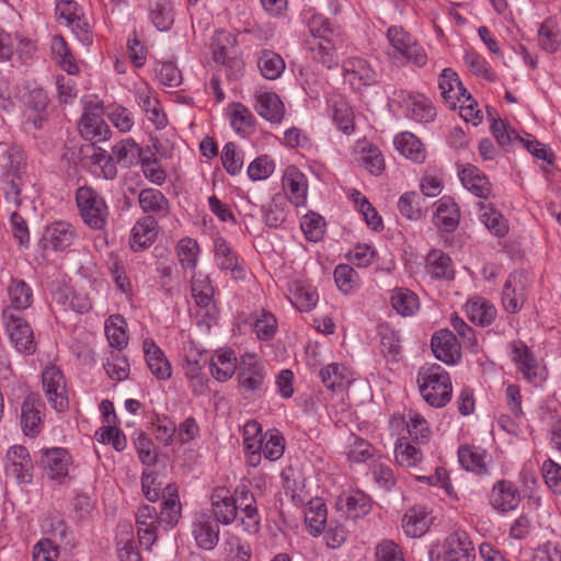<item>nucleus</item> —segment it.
Listing matches in <instances>:
<instances>
[{"label":"nucleus","instance_id":"nucleus-39","mask_svg":"<svg viewBox=\"0 0 561 561\" xmlns=\"http://www.w3.org/2000/svg\"><path fill=\"white\" fill-rule=\"evenodd\" d=\"M459 462L468 471L477 474L488 473L489 455L486 450L477 446H461L458 449Z\"/></svg>","mask_w":561,"mask_h":561},{"label":"nucleus","instance_id":"nucleus-2","mask_svg":"<svg viewBox=\"0 0 561 561\" xmlns=\"http://www.w3.org/2000/svg\"><path fill=\"white\" fill-rule=\"evenodd\" d=\"M422 398L434 408L445 407L451 399L453 386L449 374L439 365H424L417 373Z\"/></svg>","mask_w":561,"mask_h":561},{"label":"nucleus","instance_id":"nucleus-25","mask_svg":"<svg viewBox=\"0 0 561 561\" xmlns=\"http://www.w3.org/2000/svg\"><path fill=\"white\" fill-rule=\"evenodd\" d=\"M438 88L445 102L453 108L462 99L470 101V94L451 68H445L438 78Z\"/></svg>","mask_w":561,"mask_h":561},{"label":"nucleus","instance_id":"nucleus-3","mask_svg":"<svg viewBox=\"0 0 561 561\" xmlns=\"http://www.w3.org/2000/svg\"><path fill=\"white\" fill-rule=\"evenodd\" d=\"M0 169L5 199L18 207L22 203L20 197L23 185L22 176L26 169L22 150L0 144Z\"/></svg>","mask_w":561,"mask_h":561},{"label":"nucleus","instance_id":"nucleus-30","mask_svg":"<svg viewBox=\"0 0 561 561\" xmlns=\"http://www.w3.org/2000/svg\"><path fill=\"white\" fill-rule=\"evenodd\" d=\"M78 128L84 139L93 142L106 140L111 133L99 111H84Z\"/></svg>","mask_w":561,"mask_h":561},{"label":"nucleus","instance_id":"nucleus-43","mask_svg":"<svg viewBox=\"0 0 561 561\" xmlns=\"http://www.w3.org/2000/svg\"><path fill=\"white\" fill-rule=\"evenodd\" d=\"M466 313L471 322L480 325H490L495 317V307L484 298L477 297L466 304Z\"/></svg>","mask_w":561,"mask_h":561},{"label":"nucleus","instance_id":"nucleus-28","mask_svg":"<svg viewBox=\"0 0 561 561\" xmlns=\"http://www.w3.org/2000/svg\"><path fill=\"white\" fill-rule=\"evenodd\" d=\"M163 501L160 514L158 515L159 524L165 530L172 529L181 518V502L179 499V489L175 484H168L163 490Z\"/></svg>","mask_w":561,"mask_h":561},{"label":"nucleus","instance_id":"nucleus-11","mask_svg":"<svg viewBox=\"0 0 561 561\" xmlns=\"http://www.w3.org/2000/svg\"><path fill=\"white\" fill-rule=\"evenodd\" d=\"M42 382L45 396L49 404L57 412L68 409L69 402L66 396V380L61 370L50 365L42 373Z\"/></svg>","mask_w":561,"mask_h":561},{"label":"nucleus","instance_id":"nucleus-35","mask_svg":"<svg viewBox=\"0 0 561 561\" xmlns=\"http://www.w3.org/2000/svg\"><path fill=\"white\" fill-rule=\"evenodd\" d=\"M138 203L147 216L167 217L170 213L169 199L157 188L148 187L140 191Z\"/></svg>","mask_w":561,"mask_h":561},{"label":"nucleus","instance_id":"nucleus-14","mask_svg":"<svg viewBox=\"0 0 561 561\" xmlns=\"http://www.w3.org/2000/svg\"><path fill=\"white\" fill-rule=\"evenodd\" d=\"M7 302L2 310H10L12 314L28 309L34 301L33 288L19 277H11L5 287Z\"/></svg>","mask_w":561,"mask_h":561},{"label":"nucleus","instance_id":"nucleus-64","mask_svg":"<svg viewBox=\"0 0 561 561\" xmlns=\"http://www.w3.org/2000/svg\"><path fill=\"white\" fill-rule=\"evenodd\" d=\"M360 160L365 169L373 175L381 174L385 169V161L380 150L366 142L360 148Z\"/></svg>","mask_w":561,"mask_h":561},{"label":"nucleus","instance_id":"nucleus-4","mask_svg":"<svg viewBox=\"0 0 561 561\" xmlns=\"http://www.w3.org/2000/svg\"><path fill=\"white\" fill-rule=\"evenodd\" d=\"M237 381L240 389L260 398L267 390V370L264 363L254 353H244L239 357Z\"/></svg>","mask_w":561,"mask_h":561},{"label":"nucleus","instance_id":"nucleus-29","mask_svg":"<svg viewBox=\"0 0 561 561\" xmlns=\"http://www.w3.org/2000/svg\"><path fill=\"white\" fill-rule=\"evenodd\" d=\"M142 350L151 374L159 380H168L172 375V367L163 351L151 339L144 340Z\"/></svg>","mask_w":561,"mask_h":561},{"label":"nucleus","instance_id":"nucleus-40","mask_svg":"<svg viewBox=\"0 0 561 561\" xmlns=\"http://www.w3.org/2000/svg\"><path fill=\"white\" fill-rule=\"evenodd\" d=\"M191 296L197 307L207 312L214 306V287L209 277L201 272H194L191 277Z\"/></svg>","mask_w":561,"mask_h":561},{"label":"nucleus","instance_id":"nucleus-52","mask_svg":"<svg viewBox=\"0 0 561 561\" xmlns=\"http://www.w3.org/2000/svg\"><path fill=\"white\" fill-rule=\"evenodd\" d=\"M141 148L131 138H124L112 148L113 158L122 167L128 168L140 158Z\"/></svg>","mask_w":561,"mask_h":561},{"label":"nucleus","instance_id":"nucleus-47","mask_svg":"<svg viewBox=\"0 0 561 561\" xmlns=\"http://www.w3.org/2000/svg\"><path fill=\"white\" fill-rule=\"evenodd\" d=\"M251 325L260 341H270L277 331V320L267 310L261 309L251 314Z\"/></svg>","mask_w":561,"mask_h":561},{"label":"nucleus","instance_id":"nucleus-62","mask_svg":"<svg viewBox=\"0 0 561 561\" xmlns=\"http://www.w3.org/2000/svg\"><path fill=\"white\" fill-rule=\"evenodd\" d=\"M285 450V439L279 431L271 430L263 437V456L270 461L278 460Z\"/></svg>","mask_w":561,"mask_h":561},{"label":"nucleus","instance_id":"nucleus-31","mask_svg":"<svg viewBox=\"0 0 561 561\" xmlns=\"http://www.w3.org/2000/svg\"><path fill=\"white\" fill-rule=\"evenodd\" d=\"M425 271L436 280L455 278V265L451 257L442 250L434 249L425 257Z\"/></svg>","mask_w":561,"mask_h":561},{"label":"nucleus","instance_id":"nucleus-42","mask_svg":"<svg viewBox=\"0 0 561 561\" xmlns=\"http://www.w3.org/2000/svg\"><path fill=\"white\" fill-rule=\"evenodd\" d=\"M393 144L396 149L407 159L415 163L425 161L426 150L421 140L409 131L401 133L394 137Z\"/></svg>","mask_w":561,"mask_h":561},{"label":"nucleus","instance_id":"nucleus-24","mask_svg":"<svg viewBox=\"0 0 561 561\" xmlns=\"http://www.w3.org/2000/svg\"><path fill=\"white\" fill-rule=\"evenodd\" d=\"M344 79L355 88L371 85L377 82V72L367 60L350 58L343 64Z\"/></svg>","mask_w":561,"mask_h":561},{"label":"nucleus","instance_id":"nucleus-19","mask_svg":"<svg viewBox=\"0 0 561 561\" xmlns=\"http://www.w3.org/2000/svg\"><path fill=\"white\" fill-rule=\"evenodd\" d=\"M399 98L403 103L405 116L410 119L420 123L434 121L436 110L424 95L401 91Z\"/></svg>","mask_w":561,"mask_h":561},{"label":"nucleus","instance_id":"nucleus-57","mask_svg":"<svg viewBox=\"0 0 561 561\" xmlns=\"http://www.w3.org/2000/svg\"><path fill=\"white\" fill-rule=\"evenodd\" d=\"M51 53L58 59L59 65L68 75H76L79 71L70 49L61 35H55L51 38Z\"/></svg>","mask_w":561,"mask_h":561},{"label":"nucleus","instance_id":"nucleus-1","mask_svg":"<svg viewBox=\"0 0 561 561\" xmlns=\"http://www.w3.org/2000/svg\"><path fill=\"white\" fill-rule=\"evenodd\" d=\"M211 513L217 523L222 525L232 524L240 512L239 525L242 529L255 535L260 530L261 516L256 507V500L253 493L244 485L238 486L234 494L226 488H217L210 496Z\"/></svg>","mask_w":561,"mask_h":561},{"label":"nucleus","instance_id":"nucleus-17","mask_svg":"<svg viewBox=\"0 0 561 561\" xmlns=\"http://www.w3.org/2000/svg\"><path fill=\"white\" fill-rule=\"evenodd\" d=\"M253 106L262 118L272 124H278L284 118L285 106L275 92L255 90Z\"/></svg>","mask_w":561,"mask_h":561},{"label":"nucleus","instance_id":"nucleus-61","mask_svg":"<svg viewBox=\"0 0 561 561\" xmlns=\"http://www.w3.org/2000/svg\"><path fill=\"white\" fill-rule=\"evenodd\" d=\"M424 197L416 192H407L398 201V209L402 216L410 220L422 217V203Z\"/></svg>","mask_w":561,"mask_h":561},{"label":"nucleus","instance_id":"nucleus-38","mask_svg":"<svg viewBox=\"0 0 561 561\" xmlns=\"http://www.w3.org/2000/svg\"><path fill=\"white\" fill-rule=\"evenodd\" d=\"M328 107L336 127L350 135L354 130V113L350 104L341 95H332L328 99Z\"/></svg>","mask_w":561,"mask_h":561},{"label":"nucleus","instance_id":"nucleus-60","mask_svg":"<svg viewBox=\"0 0 561 561\" xmlns=\"http://www.w3.org/2000/svg\"><path fill=\"white\" fill-rule=\"evenodd\" d=\"M150 20L158 31H168L173 24V10L168 0L156 1L150 9Z\"/></svg>","mask_w":561,"mask_h":561},{"label":"nucleus","instance_id":"nucleus-5","mask_svg":"<svg viewBox=\"0 0 561 561\" xmlns=\"http://www.w3.org/2000/svg\"><path fill=\"white\" fill-rule=\"evenodd\" d=\"M431 561H474L472 541L465 530H455L430 551Z\"/></svg>","mask_w":561,"mask_h":561},{"label":"nucleus","instance_id":"nucleus-56","mask_svg":"<svg viewBox=\"0 0 561 561\" xmlns=\"http://www.w3.org/2000/svg\"><path fill=\"white\" fill-rule=\"evenodd\" d=\"M538 42L542 49L554 53L559 49L561 39L556 20L548 19L541 23L538 30Z\"/></svg>","mask_w":561,"mask_h":561},{"label":"nucleus","instance_id":"nucleus-32","mask_svg":"<svg viewBox=\"0 0 561 561\" xmlns=\"http://www.w3.org/2000/svg\"><path fill=\"white\" fill-rule=\"evenodd\" d=\"M435 208L434 225L446 232L456 230L460 219L457 204L450 197L444 196L435 203Z\"/></svg>","mask_w":561,"mask_h":561},{"label":"nucleus","instance_id":"nucleus-22","mask_svg":"<svg viewBox=\"0 0 561 561\" xmlns=\"http://www.w3.org/2000/svg\"><path fill=\"white\" fill-rule=\"evenodd\" d=\"M158 232V221L153 216L139 218L130 231V249L135 252L148 249L156 241Z\"/></svg>","mask_w":561,"mask_h":561},{"label":"nucleus","instance_id":"nucleus-9","mask_svg":"<svg viewBox=\"0 0 561 561\" xmlns=\"http://www.w3.org/2000/svg\"><path fill=\"white\" fill-rule=\"evenodd\" d=\"M23 106V115L26 123L34 128H41L47 117L48 96L46 92L38 87L30 84L19 89V98Z\"/></svg>","mask_w":561,"mask_h":561},{"label":"nucleus","instance_id":"nucleus-23","mask_svg":"<svg viewBox=\"0 0 561 561\" xmlns=\"http://www.w3.org/2000/svg\"><path fill=\"white\" fill-rule=\"evenodd\" d=\"M75 237V229L69 222L56 221L46 227L41 242L46 250L59 251L70 247Z\"/></svg>","mask_w":561,"mask_h":561},{"label":"nucleus","instance_id":"nucleus-58","mask_svg":"<svg viewBox=\"0 0 561 561\" xmlns=\"http://www.w3.org/2000/svg\"><path fill=\"white\" fill-rule=\"evenodd\" d=\"M125 321L119 316H111L105 323V335L111 346L122 350L127 345L128 336L124 328Z\"/></svg>","mask_w":561,"mask_h":561},{"label":"nucleus","instance_id":"nucleus-18","mask_svg":"<svg viewBox=\"0 0 561 561\" xmlns=\"http://www.w3.org/2000/svg\"><path fill=\"white\" fill-rule=\"evenodd\" d=\"M520 500L522 497L517 486L511 481L500 480L491 490L490 504L500 513L516 510Z\"/></svg>","mask_w":561,"mask_h":561},{"label":"nucleus","instance_id":"nucleus-6","mask_svg":"<svg viewBox=\"0 0 561 561\" xmlns=\"http://www.w3.org/2000/svg\"><path fill=\"white\" fill-rule=\"evenodd\" d=\"M76 202L83 221L93 229H102L107 220V206L103 197L89 186L77 190Z\"/></svg>","mask_w":561,"mask_h":561},{"label":"nucleus","instance_id":"nucleus-12","mask_svg":"<svg viewBox=\"0 0 561 561\" xmlns=\"http://www.w3.org/2000/svg\"><path fill=\"white\" fill-rule=\"evenodd\" d=\"M4 472L20 484L32 482L33 462L26 447L14 445L7 450Z\"/></svg>","mask_w":561,"mask_h":561},{"label":"nucleus","instance_id":"nucleus-46","mask_svg":"<svg viewBox=\"0 0 561 561\" xmlns=\"http://www.w3.org/2000/svg\"><path fill=\"white\" fill-rule=\"evenodd\" d=\"M287 199L280 194H276L272 199L262 205V219L270 228H278L286 219Z\"/></svg>","mask_w":561,"mask_h":561},{"label":"nucleus","instance_id":"nucleus-8","mask_svg":"<svg viewBox=\"0 0 561 561\" xmlns=\"http://www.w3.org/2000/svg\"><path fill=\"white\" fill-rule=\"evenodd\" d=\"M387 38L394 50V56L399 55L417 67H423L426 64L425 50L403 27L390 26L387 31Z\"/></svg>","mask_w":561,"mask_h":561},{"label":"nucleus","instance_id":"nucleus-20","mask_svg":"<svg viewBox=\"0 0 561 561\" xmlns=\"http://www.w3.org/2000/svg\"><path fill=\"white\" fill-rule=\"evenodd\" d=\"M282 183L290 203L295 206L305 205L308 194V181L306 175L296 165L286 168Z\"/></svg>","mask_w":561,"mask_h":561},{"label":"nucleus","instance_id":"nucleus-36","mask_svg":"<svg viewBox=\"0 0 561 561\" xmlns=\"http://www.w3.org/2000/svg\"><path fill=\"white\" fill-rule=\"evenodd\" d=\"M215 259L217 266L230 271L234 279L245 277V268L239 263L237 254L224 238L219 237L215 240Z\"/></svg>","mask_w":561,"mask_h":561},{"label":"nucleus","instance_id":"nucleus-55","mask_svg":"<svg viewBox=\"0 0 561 561\" xmlns=\"http://www.w3.org/2000/svg\"><path fill=\"white\" fill-rule=\"evenodd\" d=\"M319 377L322 383L332 391L336 390L337 388H342L350 381L347 368L335 363L329 364L328 366L320 369Z\"/></svg>","mask_w":561,"mask_h":561},{"label":"nucleus","instance_id":"nucleus-10","mask_svg":"<svg viewBox=\"0 0 561 561\" xmlns=\"http://www.w3.org/2000/svg\"><path fill=\"white\" fill-rule=\"evenodd\" d=\"M531 279L525 272H513L510 274L502 293V302L506 311L518 312L524 306Z\"/></svg>","mask_w":561,"mask_h":561},{"label":"nucleus","instance_id":"nucleus-49","mask_svg":"<svg viewBox=\"0 0 561 561\" xmlns=\"http://www.w3.org/2000/svg\"><path fill=\"white\" fill-rule=\"evenodd\" d=\"M230 125L240 135L248 134L254 126L255 117L252 112L241 103H232L228 108Z\"/></svg>","mask_w":561,"mask_h":561},{"label":"nucleus","instance_id":"nucleus-48","mask_svg":"<svg viewBox=\"0 0 561 561\" xmlns=\"http://www.w3.org/2000/svg\"><path fill=\"white\" fill-rule=\"evenodd\" d=\"M178 260L184 270L195 272L199 256V245L193 238H182L175 248Z\"/></svg>","mask_w":561,"mask_h":561},{"label":"nucleus","instance_id":"nucleus-21","mask_svg":"<svg viewBox=\"0 0 561 561\" xmlns=\"http://www.w3.org/2000/svg\"><path fill=\"white\" fill-rule=\"evenodd\" d=\"M158 514L154 507L142 505L136 514L137 534L140 545L150 549L158 538Z\"/></svg>","mask_w":561,"mask_h":561},{"label":"nucleus","instance_id":"nucleus-13","mask_svg":"<svg viewBox=\"0 0 561 561\" xmlns=\"http://www.w3.org/2000/svg\"><path fill=\"white\" fill-rule=\"evenodd\" d=\"M44 403L38 394L28 393L21 405V426L26 436H37L43 427Z\"/></svg>","mask_w":561,"mask_h":561},{"label":"nucleus","instance_id":"nucleus-45","mask_svg":"<svg viewBox=\"0 0 561 561\" xmlns=\"http://www.w3.org/2000/svg\"><path fill=\"white\" fill-rule=\"evenodd\" d=\"M339 505H344L346 514L351 518L366 516L371 510V499L362 491L345 493L339 500Z\"/></svg>","mask_w":561,"mask_h":561},{"label":"nucleus","instance_id":"nucleus-33","mask_svg":"<svg viewBox=\"0 0 561 561\" xmlns=\"http://www.w3.org/2000/svg\"><path fill=\"white\" fill-rule=\"evenodd\" d=\"M193 535L199 548L213 550L219 541V526L203 513L193 523Z\"/></svg>","mask_w":561,"mask_h":561},{"label":"nucleus","instance_id":"nucleus-37","mask_svg":"<svg viewBox=\"0 0 561 561\" xmlns=\"http://www.w3.org/2000/svg\"><path fill=\"white\" fill-rule=\"evenodd\" d=\"M238 368L239 359L236 358L231 350L217 352L209 363L211 376L220 382L229 380L234 374L237 375Z\"/></svg>","mask_w":561,"mask_h":561},{"label":"nucleus","instance_id":"nucleus-54","mask_svg":"<svg viewBox=\"0 0 561 561\" xmlns=\"http://www.w3.org/2000/svg\"><path fill=\"white\" fill-rule=\"evenodd\" d=\"M396 461L399 466L412 468L417 466L422 458V451L405 438L398 439L394 448Z\"/></svg>","mask_w":561,"mask_h":561},{"label":"nucleus","instance_id":"nucleus-7","mask_svg":"<svg viewBox=\"0 0 561 561\" xmlns=\"http://www.w3.org/2000/svg\"><path fill=\"white\" fill-rule=\"evenodd\" d=\"M2 324L15 350L23 354H33L36 350L34 333L28 322L20 314L2 310Z\"/></svg>","mask_w":561,"mask_h":561},{"label":"nucleus","instance_id":"nucleus-59","mask_svg":"<svg viewBox=\"0 0 561 561\" xmlns=\"http://www.w3.org/2000/svg\"><path fill=\"white\" fill-rule=\"evenodd\" d=\"M106 375L116 381H123L129 376L128 359L119 352L112 351L103 364Z\"/></svg>","mask_w":561,"mask_h":561},{"label":"nucleus","instance_id":"nucleus-16","mask_svg":"<svg viewBox=\"0 0 561 561\" xmlns=\"http://www.w3.org/2000/svg\"><path fill=\"white\" fill-rule=\"evenodd\" d=\"M511 347L513 362L517 365L525 379L537 382L545 378L543 369L527 345L523 342H514Z\"/></svg>","mask_w":561,"mask_h":561},{"label":"nucleus","instance_id":"nucleus-15","mask_svg":"<svg viewBox=\"0 0 561 561\" xmlns=\"http://www.w3.org/2000/svg\"><path fill=\"white\" fill-rule=\"evenodd\" d=\"M431 347L435 357L447 365H456L461 358L460 344L449 330L436 332L432 336Z\"/></svg>","mask_w":561,"mask_h":561},{"label":"nucleus","instance_id":"nucleus-44","mask_svg":"<svg viewBox=\"0 0 561 561\" xmlns=\"http://www.w3.org/2000/svg\"><path fill=\"white\" fill-rule=\"evenodd\" d=\"M256 62L262 76L267 80L278 79L286 67L282 56L270 49L259 51Z\"/></svg>","mask_w":561,"mask_h":561},{"label":"nucleus","instance_id":"nucleus-51","mask_svg":"<svg viewBox=\"0 0 561 561\" xmlns=\"http://www.w3.org/2000/svg\"><path fill=\"white\" fill-rule=\"evenodd\" d=\"M391 305L403 317L413 316L420 308L419 297L407 288H398L392 293Z\"/></svg>","mask_w":561,"mask_h":561},{"label":"nucleus","instance_id":"nucleus-63","mask_svg":"<svg viewBox=\"0 0 561 561\" xmlns=\"http://www.w3.org/2000/svg\"><path fill=\"white\" fill-rule=\"evenodd\" d=\"M310 53L313 60L322 64L329 69L337 65L335 49L329 39L316 41L310 46Z\"/></svg>","mask_w":561,"mask_h":561},{"label":"nucleus","instance_id":"nucleus-26","mask_svg":"<svg viewBox=\"0 0 561 561\" xmlns=\"http://www.w3.org/2000/svg\"><path fill=\"white\" fill-rule=\"evenodd\" d=\"M432 523L431 512L422 505H415L404 513L402 529L408 537L420 538L428 531Z\"/></svg>","mask_w":561,"mask_h":561},{"label":"nucleus","instance_id":"nucleus-53","mask_svg":"<svg viewBox=\"0 0 561 561\" xmlns=\"http://www.w3.org/2000/svg\"><path fill=\"white\" fill-rule=\"evenodd\" d=\"M290 302L301 312H308L313 309L319 300L317 290L306 284H298L291 293Z\"/></svg>","mask_w":561,"mask_h":561},{"label":"nucleus","instance_id":"nucleus-34","mask_svg":"<svg viewBox=\"0 0 561 561\" xmlns=\"http://www.w3.org/2000/svg\"><path fill=\"white\" fill-rule=\"evenodd\" d=\"M462 185L479 198L486 199L492 194V184L477 167L467 164L459 173Z\"/></svg>","mask_w":561,"mask_h":561},{"label":"nucleus","instance_id":"nucleus-27","mask_svg":"<svg viewBox=\"0 0 561 561\" xmlns=\"http://www.w3.org/2000/svg\"><path fill=\"white\" fill-rule=\"evenodd\" d=\"M71 457L62 447H51L42 450L41 466L51 479H61L68 474Z\"/></svg>","mask_w":561,"mask_h":561},{"label":"nucleus","instance_id":"nucleus-50","mask_svg":"<svg viewBox=\"0 0 561 561\" xmlns=\"http://www.w3.org/2000/svg\"><path fill=\"white\" fill-rule=\"evenodd\" d=\"M234 43L236 39L229 32L224 30L215 32L210 43L214 60L217 64L225 65L231 58L230 54Z\"/></svg>","mask_w":561,"mask_h":561},{"label":"nucleus","instance_id":"nucleus-41","mask_svg":"<svg viewBox=\"0 0 561 561\" xmlns=\"http://www.w3.org/2000/svg\"><path fill=\"white\" fill-rule=\"evenodd\" d=\"M480 221L495 237L503 238L508 232V224L504 216L492 205L479 202L477 204Z\"/></svg>","mask_w":561,"mask_h":561}]
</instances>
